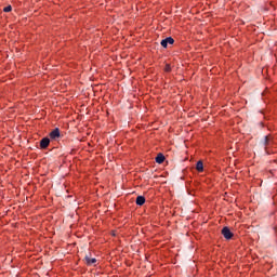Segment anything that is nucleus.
I'll return each mask as SVG.
<instances>
[{"mask_svg":"<svg viewBox=\"0 0 277 277\" xmlns=\"http://www.w3.org/2000/svg\"><path fill=\"white\" fill-rule=\"evenodd\" d=\"M84 261H85V265L88 266L96 265V258H90L85 255Z\"/></svg>","mask_w":277,"mask_h":277,"instance_id":"obj_4","label":"nucleus"},{"mask_svg":"<svg viewBox=\"0 0 277 277\" xmlns=\"http://www.w3.org/2000/svg\"><path fill=\"white\" fill-rule=\"evenodd\" d=\"M166 161V156L163 154H158L156 157V163H163Z\"/></svg>","mask_w":277,"mask_h":277,"instance_id":"obj_8","label":"nucleus"},{"mask_svg":"<svg viewBox=\"0 0 277 277\" xmlns=\"http://www.w3.org/2000/svg\"><path fill=\"white\" fill-rule=\"evenodd\" d=\"M160 44L163 47V49H168V44H174V38L167 37L166 39L161 40Z\"/></svg>","mask_w":277,"mask_h":277,"instance_id":"obj_2","label":"nucleus"},{"mask_svg":"<svg viewBox=\"0 0 277 277\" xmlns=\"http://www.w3.org/2000/svg\"><path fill=\"white\" fill-rule=\"evenodd\" d=\"M3 12H12V5H8L3 9Z\"/></svg>","mask_w":277,"mask_h":277,"instance_id":"obj_10","label":"nucleus"},{"mask_svg":"<svg viewBox=\"0 0 277 277\" xmlns=\"http://www.w3.org/2000/svg\"><path fill=\"white\" fill-rule=\"evenodd\" d=\"M164 72H172V67L170 66V64H167L164 66Z\"/></svg>","mask_w":277,"mask_h":277,"instance_id":"obj_9","label":"nucleus"},{"mask_svg":"<svg viewBox=\"0 0 277 277\" xmlns=\"http://www.w3.org/2000/svg\"><path fill=\"white\" fill-rule=\"evenodd\" d=\"M56 137H60V128H55L52 132H50L51 140H56Z\"/></svg>","mask_w":277,"mask_h":277,"instance_id":"obj_5","label":"nucleus"},{"mask_svg":"<svg viewBox=\"0 0 277 277\" xmlns=\"http://www.w3.org/2000/svg\"><path fill=\"white\" fill-rule=\"evenodd\" d=\"M221 235H223L224 239L230 240L233 237H235V234L230 232V228L228 226H225L221 230Z\"/></svg>","mask_w":277,"mask_h":277,"instance_id":"obj_1","label":"nucleus"},{"mask_svg":"<svg viewBox=\"0 0 277 277\" xmlns=\"http://www.w3.org/2000/svg\"><path fill=\"white\" fill-rule=\"evenodd\" d=\"M49 144H51V140L49 137H43L40 141V148L44 150V148H49Z\"/></svg>","mask_w":277,"mask_h":277,"instance_id":"obj_3","label":"nucleus"},{"mask_svg":"<svg viewBox=\"0 0 277 277\" xmlns=\"http://www.w3.org/2000/svg\"><path fill=\"white\" fill-rule=\"evenodd\" d=\"M265 146L269 145V136H265V142H264Z\"/></svg>","mask_w":277,"mask_h":277,"instance_id":"obj_11","label":"nucleus"},{"mask_svg":"<svg viewBox=\"0 0 277 277\" xmlns=\"http://www.w3.org/2000/svg\"><path fill=\"white\" fill-rule=\"evenodd\" d=\"M196 170L197 172H205V163L202 162V160L197 161Z\"/></svg>","mask_w":277,"mask_h":277,"instance_id":"obj_7","label":"nucleus"},{"mask_svg":"<svg viewBox=\"0 0 277 277\" xmlns=\"http://www.w3.org/2000/svg\"><path fill=\"white\" fill-rule=\"evenodd\" d=\"M146 203V197L145 196H137L136 197V205L138 207H143V205Z\"/></svg>","mask_w":277,"mask_h":277,"instance_id":"obj_6","label":"nucleus"}]
</instances>
